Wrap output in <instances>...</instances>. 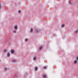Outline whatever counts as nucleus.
Returning <instances> with one entry per match:
<instances>
[{"label":"nucleus","instance_id":"20","mask_svg":"<svg viewBox=\"0 0 78 78\" xmlns=\"http://www.w3.org/2000/svg\"><path fill=\"white\" fill-rule=\"evenodd\" d=\"M6 69H7V68H5V70H6Z\"/></svg>","mask_w":78,"mask_h":78},{"label":"nucleus","instance_id":"19","mask_svg":"<svg viewBox=\"0 0 78 78\" xmlns=\"http://www.w3.org/2000/svg\"><path fill=\"white\" fill-rule=\"evenodd\" d=\"M21 11L20 10H19L18 11V12L19 13H20V12Z\"/></svg>","mask_w":78,"mask_h":78},{"label":"nucleus","instance_id":"21","mask_svg":"<svg viewBox=\"0 0 78 78\" xmlns=\"http://www.w3.org/2000/svg\"><path fill=\"white\" fill-rule=\"evenodd\" d=\"M2 8V7L1 6L0 4V8Z\"/></svg>","mask_w":78,"mask_h":78},{"label":"nucleus","instance_id":"3","mask_svg":"<svg viewBox=\"0 0 78 78\" xmlns=\"http://www.w3.org/2000/svg\"><path fill=\"white\" fill-rule=\"evenodd\" d=\"M14 51L13 50H11V53H12V54L14 53Z\"/></svg>","mask_w":78,"mask_h":78},{"label":"nucleus","instance_id":"15","mask_svg":"<svg viewBox=\"0 0 78 78\" xmlns=\"http://www.w3.org/2000/svg\"><path fill=\"white\" fill-rule=\"evenodd\" d=\"M25 41H28V39L26 38L25 39Z\"/></svg>","mask_w":78,"mask_h":78},{"label":"nucleus","instance_id":"16","mask_svg":"<svg viewBox=\"0 0 78 78\" xmlns=\"http://www.w3.org/2000/svg\"><path fill=\"white\" fill-rule=\"evenodd\" d=\"M69 3L70 5L71 4V2L70 1H69Z\"/></svg>","mask_w":78,"mask_h":78},{"label":"nucleus","instance_id":"18","mask_svg":"<svg viewBox=\"0 0 78 78\" xmlns=\"http://www.w3.org/2000/svg\"><path fill=\"white\" fill-rule=\"evenodd\" d=\"M76 59L77 61H78V57H77L76 58Z\"/></svg>","mask_w":78,"mask_h":78},{"label":"nucleus","instance_id":"6","mask_svg":"<svg viewBox=\"0 0 78 78\" xmlns=\"http://www.w3.org/2000/svg\"><path fill=\"white\" fill-rule=\"evenodd\" d=\"M33 29H32V28H31L30 29V31L31 32V33H32V32H33Z\"/></svg>","mask_w":78,"mask_h":78},{"label":"nucleus","instance_id":"4","mask_svg":"<svg viewBox=\"0 0 78 78\" xmlns=\"http://www.w3.org/2000/svg\"><path fill=\"white\" fill-rule=\"evenodd\" d=\"M42 47H40L39 48V50H41L42 49Z\"/></svg>","mask_w":78,"mask_h":78},{"label":"nucleus","instance_id":"10","mask_svg":"<svg viewBox=\"0 0 78 78\" xmlns=\"http://www.w3.org/2000/svg\"><path fill=\"white\" fill-rule=\"evenodd\" d=\"M4 52H6V51H7V49H4Z\"/></svg>","mask_w":78,"mask_h":78},{"label":"nucleus","instance_id":"17","mask_svg":"<svg viewBox=\"0 0 78 78\" xmlns=\"http://www.w3.org/2000/svg\"><path fill=\"white\" fill-rule=\"evenodd\" d=\"M13 32H14V33H16V31H15V30H14L13 31Z\"/></svg>","mask_w":78,"mask_h":78},{"label":"nucleus","instance_id":"12","mask_svg":"<svg viewBox=\"0 0 78 78\" xmlns=\"http://www.w3.org/2000/svg\"><path fill=\"white\" fill-rule=\"evenodd\" d=\"M36 59V56H35L34 57L33 60H35V59Z\"/></svg>","mask_w":78,"mask_h":78},{"label":"nucleus","instance_id":"7","mask_svg":"<svg viewBox=\"0 0 78 78\" xmlns=\"http://www.w3.org/2000/svg\"><path fill=\"white\" fill-rule=\"evenodd\" d=\"M14 28H15V29L16 30V29H17V26H15L14 27Z\"/></svg>","mask_w":78,"mask_h":78},{"label":"nucleus","instance_id":"14","mask_svg":"<svg viewBox=\"0 0 78 78\" xmlns=\"http://www.w3.org/2000/svg\"><path fill=\"white\" fill-rule=\"evenodd\" d=\"M64 25H65L64 24H63L62 26V27H64Z\"/></svg>","mask_w":78,"mask_h":78},{"label":"nucleus","instance_id":"8","mask_svg":"<svg viewBox=\"0 0 78 78\" xmlns=\"http://www.w3.org/2000/svg\"><path fill=\"white\" fill-rule=\"evenodd\" d=\"M35 69L36 71H37V67H35Z\"/></svg>","mask_w":78,"mask_h":78},{"label":"nucleus","instance_id":"1","mask_svg":"<svg viewBox=\"0 0 78 78\" xmlns=\"http://www.w3.org/2000/svg\"><path fill=\"white\" fill-rule=\"evenodd\" d=\"M47 68V66H45L43 67V69H46Z\"/></svg>","mask_w":78,"mask_h":78},{"label":"nucleus","instance_id":"2","mask_svg":"<svg viewBox=\"0 0 78 78\" xmlns=\"http://www.w3.org/2000/svg\"><path fill=\"white\" fill-rule=\"evenodd\" d=\"M43 78H47V76L46 75H44L43 76Z\"/></svg>","mask_w":78,"mask_h":78},{"label":"nucleus","instance_id":"11","mask_svg":"<svg viewBox=\"0 0 78 78\" xmlns=\"http://www.w3.org/2000/svg\"><path fill=\"white\" fill-rule=\"evenodd\" d=\"M9 55H10V54H9V53H7V56H9Z\"/></svg>","mask_w":78,"mask_h":78},{"label":"nucleus","instance_id":"5","mask_svg":"<svg viewBox=\"0 0 78 78\" xmlns=\"http://www.w3.org/2000/svg\"><path fill=\"white\" fill-rule=\"evenodd\" d=\"M74 64H76L77 63V61L76 60H75L74 61Z\"/></svg>","mask_w":78,"mask_h":78},{"label":"nucleus","instance_id":"9","mask_svg":"<svg viewBox=\"0 0 78 78\" xmlns=\"http://www.w3.org/2000/svg\"><path fill=\"white\" fill-rule=\"evenodd\" d=\"M12 61L13 62H16V60L14 59L12 60Z\"/></svg>","mask_w":78,"mask_h":78},{"label":"nucleus","instance_id":"13","mask_svg":"<svg viewBox=\"0 0 78 78\" xmlns=\"http://www.w3.org/2000/svg\"><path fill=\"white\" fill-rule=\"evenodd\" d=\"M78 32V30H76V31H74V33H76Z\"/></svg>","mask_w":78,"mask_h":78}]
</instances>
